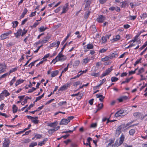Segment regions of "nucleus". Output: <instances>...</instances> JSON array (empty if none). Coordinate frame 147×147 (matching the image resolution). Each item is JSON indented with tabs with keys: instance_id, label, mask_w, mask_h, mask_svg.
I'll use <instances>...</instances> for the list:
<instances>
[{
	"instance_id": "1",
	"label": "nucleus",
	"mask_w": 147,
	"mask_h": 147,
	"mask_svg": "<svg viewBox=\"0 0 147 147\" xmlns=\"http://www.w3.org/2000/svg\"><path fill=\"white\" fill-rule=\"evenodd\" d=\"M67 59L66 56L62 55L61 52L59 53L57 56L52 61V62H53V61L56 60V61L54 63L55 64L57 62L59 61H63Z\"/></svg>"
},
{
	"instance_id": "2",
	"label": "nucleus",
	"mask_w": 147,
	"mask_h": 147,
	"mask_svg": "<svg viewBox=\"0 0 147 147\" xmlns=\"http://www.w3.org/2000/svg\"><path fill=\"white\" fill-rule=\"evenodd\" d=\"M112 67H110L108 68L107 69L105 72L103 73L101 76V78H102L104 76L106 75H108L112 71Z\"/></svg>"
},
{
	"instance_id": "3",
	"label": "nucleus",
	"mask_w": 147,
	"mask_h": 147,
	"mask_svg": "<svg viewBox=\"0 0 147 147\" xmlns=\"http://www.w3.org/2000/svg\"><path fill=\"white\" fill-rule=\"evenodd\" d=\"M105 17L103 15H100L98 16L96 19V21L99 23H102L105 20Z\"/></svg>"
},
{
	"instance_id": "4",
	"label": "nucleus",
	"mask_w": 147,
	"mask_h": 147,
	"mask_svg": "<svg viewBox=\"0 0 147 147\" xmlns=\"http://www.w3.org/2000/svg\"><path fill=\"white\" fill-rule=\"evenodd\" d=\"M10 141L8 138H5L3 143V147H9Z\"/></svg>"
},
{
	"instance_id": "5",
	"label": "nucleus",
	"mask_w": 147,
	"mask_h": 147,
	"mask_svg": "<svg viewBox=\"0 0 147 147\" xmlns=\"http://www.w3.org/2000/svg\"><path fill=\"white\" fill-rule=\"evenodd\" d=\"M118 113H119L120 115H122V116H124L127 115L128 112L126 109H121L118 111Z\"/></svg>"
},
{
	"instance_id": "6",
	"label": "nucleus",
	"mask_w": 147,
	"mask_h": 147,
	"mask_svg": "<svg viewBox=\"0 0 147 147\" xmlns=\"http://www.w3.org/2000/svg\"><path fill=\"white\" fill-rule=\"evenodd\" d=\"M68 3H66L63 7L62 11L61 14L65 13L68 10Z\"/></svg>"
},
{
	"instance_id": "7",
	"label": "nucleus",
	"mask_w": 147,
	"mask_h": 147,
	"mask_svg": "<svg viewBox=\"0 0 147 147\" xmlns=\"http://www.w3.org/2000/svg\"><path fill=\"white\" fill-rule=\"evenodd\" d=\"M60 43V42L58 41L57 42H54L53 43L51 44L49 46L50 47H57V48H58L59 47V45Z\"/></svg>"
},
{
	"instance_id": "8",
	"label": "nucleus",
	"mask_w": 147,
	"mask_h": 147,
	"mask_svg": "<svg viewBox=\"0 0 147 147\" xmlns=\"http://www.w3.org/2000/svg\"><path fill=\"white\" fill-rule=\"evenodd\" d=\"M68 123H69V121L67 119H63L61 120L59 123V125H67Z\"/></svg>"
},
{
	"instance_id": "9",
	"label": "nucleus",
	"mask_w": 147,
	"mask_h": 147,
	"mask_svg": "<svg viewBox=\"0 0 147 147\" xmlns=\"http://www.w3.org/2000/svg\"><path fill=\"white\" fill-rule=\"evenodd\" d=\"M94 47V46L92 44H88L87 45L86 47L85 48V50H84L85 52H86L88 51V49H93ZM84 48L85 49L84 47Z\"/></svg>"
},
{
	"instance_id": "10",
	"label": "nucleus",
	"mask_w": 147,
	"mask_h": 147,
	"mask_svg": "<svg viewBox=\"0 0 147 147\" xmlns=\"http://www.w3.org/2000/svg\"><path fill=\"white\" fill-rule=\"evenodd\" d=\"M125 138V136L123 134H122L121 137L120 138V140L119 141V144L117 146H120L123 143L124 141Z\"/></svg>"
},
{
	"instance_id": "11",
	"label": "nucleus",
	"mask_w": 147,
	"mask_h": 147,
	"mask_svg": "<svg viewBox=\"0 0 147 147\" xmlns=\"http://www.w3.org/2000/svg\"><path fill=\"white\" fill-rule=\"evenodd\" d=\"M22 31V30L21 29H20L18 30L16 33H14V35L16 38H18L21 35Z\"/></svg>"
},
{
	"instance_id": "12",
	"label": "nucleus",
	"mask_w": 147,
	"mask_h": 147,
	"mask_svg": "<svg viewBox=\"0 0 147 147\" xmlns=\"http://www.w3.org/2000/svg\"><path fill=\"white\" fill-rule=\"evenodd\" d=\"M57 125V123L56 121L53 123H48V126L52 127H55Z\"/></svg>"
},
{
	"instance_id": "13",
	"label": "nucleus",
	"mask_w": 147,
	"mask_h": 147,
	"mask_svg": "<svg viewBox=\"0 0 147 147\" xmlns=\"http://www.w3.org/2000/svg\"><path fill=\"white\" fill-rule=\"evenodd\" d=\"M59 73V71L58 70H55L52 71L51 73V77L52 78L55 77L57 76Z\"/></svg>"
},
{
	"instance_id": "14",
	"label": "nucleus",
	"mask_w": 147,
	"mask_h": 147,
	"mask_svg": "<svg viewBox=\"0 0 147 147\" xmlns=\"http://www.w3.org/2000/svg\"><path fill=\"white\" fill-rule=\"evenodd\" d=\"M68 86V84L67 85H64L61 87L59 89V91H63L67 89V88Z\"/></svg>"
},
{
	"instance_id": "15",
	"label": "nucleus",
	"mask_w": 147,
	"mask_h": 147,
	"mask_svg": "<svg viewBox=\"0 0 147 147\" xmlns=\"http://www.w3.org/2000/svg\"><path fill=\"white\" fill-rule=\"evenodd\" d=\"M28 12V10L26 8H25L22 15L20 16V19L24 17L25 15Z\"/></svg>"
},
{
	"instance_id": "16",
	"label": "nucleus",
	"mask_w": 147,
	"mask_h": 147,
	"mask_svg": "<svg viewBox=\"0 0 147 147\" xmlns=\"http://www.w3.org/2000/svg\"><path fill=\"white\" fill-rule=\"evenodd\" d=\"M31 125L30 124H29L28 126V128H26L24 129L23 131H21L18 132H17L16 133V134H21V133H23L24 132H25L28 129H29L30 127H31Z\"/></svg>"
},
{
	"instance_id": "17",
	"label": "nucleus",
	"mask_w": 147,
	"mask_h": 147,
	"mask_svg": "<svg viewBox=\"0 0 147 147\" xmlns=\"http://www.w3.org/2000/svg\"><path fill=\"white\" fill-rule=\"evenodd\" d=\"M134 115L137 118H139L141 115V113H140L136 112L134 113Z\"/></svg>"
},
{
	"instance_id": "18",
	"label": "nucleus",
	"mask_w": 147,
	"mask_h": 147,
	"mask_svg": "<svg viewBox=\"0 0 147 147\" xmlns=\"http://www.w3.org/2000/svg\"><path fill=\"white\" fill-rule=\"evenodd\" d=\"M24 80L22 79H19L17 80L16 83V86H17L21 83L23 82Z\"/></svg>"
},
{
	"instance_id": "19",
	"label": "nucleus",
	"mask_w": 147,
	"mask_h": 147,
	"mask_svg": "<svg viewBox=\"0 0 147 147\" xmlns=\"http://www.w3.org/2000/svg\"><path fill=\"white\" fill-rule=\"evenodd\" d=\"M6 34V33H4L0 36V39L2 40H3L7 38V36H8V35Z\"/></svg>"
},
{
	"instance_id": "20",
	"label": "nucleus",
	"mask_w": 147,
	"mask_h": 147,
	"mask_svg": "<svg viewBox=\"0 0 147 147\" xmlns=\"http://www.w3.org/2000/svg\"><path fill=\"white\" fill-rule=\"evenodd\" d=\"M13 113H16L18 109V107L16 106V105H13L12 107Z\"/></svg>"
},
{
	"instance_id": "21",
	"label": "nucleus",
	"mask_w": 147,
	"mask_h": 147,
	"mask_svg": "<svg viewBox=\"0 0 147 147\" xmlns=\"http://www.w3.org/2000/svg\"><path fill=\"white\" fill-rule=\"evenodd\" d=\"M121 7H125L127 4V1L123 2L120 3Z\"/></svg>"
},
{
	"instance_id": "22",
	"label": "nucleus",
	"mask_w": 147,
	"mask_h": 147,
	"mask_svg": "<svg viewBox=\"0 0 147 147\" xmlns=\"http://www.w3.org/2000/svg\"><path fill=\"white\" fill-rule=\"evenodd\" d=\"M12 24H13V28H15L17 26L18 22L17 21H16L13 22Z\"/></svg>"
},
{
	"instance_id": "23",
	"label": "nucleus",
	"mask_w": 147,
	"mask_h": 147,
	"mask_svg": "<svg viewBox=\"0 0 147 147\" xmlns=\"http://www.w3.org/2000/svg\"><path fill=\"white\" fill-rule=\"evenodd\" d=\"M47 138H45L42 142H39L38 144V145L40 146H42V145L44 144L45 143V142H46L47 141Z\"/></svg>"
},
{
	"instance_id": "24",
	"label": "nucleus",
	"mask_w": 147,
	"mask_h": 147,
	"mask_svg": "<svg viewBox=\"0 0 147 147\" xmlns=\"http://www.w3.org/2000/svg\"><path fill=\"white\" fill-rule=\"evenodd\" d=\"M2 94H5V97H7L10 95V94L6 90H4V91L2 92Z\"/></svg>"
},
{
	"instance_id": "25",
	"label": "nucleus",
	"mask_w": 147,
	"mask_h": 147,
	"mask_svg": "<svg viewBox=\"0 0 147 147\" xmlns=\"http://www.w3.org/2000/svg\"><path fill=\"white\" fill-rule=\"evenodd\" d=\"M71 34V33H69L68 34L65 38V39L61 42V44L62 45H63V44L64 43L66 42V40H67V38H69V36H70Z\"/></svg>"
},
{
	"instance_id": "26",
	"label": "nucleus",
	"mask_w": 147,
	"mask_h": 147,
	"mask_svg": "<svg viewBox=\"0 0 147 147\" xmlns=\"http://www.w3.org/2000/svg\"><path fill=\"white\" fill-rule=\"evenodd\" d=\"M103 105L102 103L99 104L97 107H98V110H100L103 107Z\"/></svg>"
},
{
	"instance_id": "27",
	"label": "nucleus",
	"mask_w": 147,
	"mask_h": 147,
	"mask_svg": "<svg viewBox=\"0 0 147 147\" xmlns=\"http://www.w3.org/2000/svg\"><path fill=\"white\" fill-rule=\"evenodd\" d=\"M16 80V78L15 77H14L13 78V79L11 80L10 83V86H11L13 85V84L14 83V82Z\"/></svg>"
},
{
	"instance_id": "28",
	"label": "nucleus",
	"mask_w": 147,
	"mask_h": 147,
	"mask_svg": "<svg viewBox=\"0 0 147 147\" xmlns=\"http://www.w3.org/2000/svg\"><path fill=\"white\" fill-rule=\"evenodd\" d=\"M118 78L115 77H112L111 79L112 82H115L118 80Z\"/></svg>"
},
{
	"instance_id": "29",
	"label": "nucleus",
	"mask_w": 147,
	"mask_h": 147,
	"mask_svg": "<svg viewBox=\"0 0 147 147\" xmlns=\"http://www.w3.org/2000/svg\"><path fill=\"white\" fill-rule=\"evenodd\" d=\"M144 68L143 67H142L139 69L138 71V73L137 74L139 75L140 74H141L144 72Z\"/></svg>"
},
{
	"instance_id": "30",
	"label": "nucleus",
	"mask_w": 147,
	"mask_h": 147,
	"mask_svg": "<svg viewBox=\"0 0 147 147\" xmlns=\"http://www.w3.org/2000/svg\"><path fill=\"white\" fill-rule=\"evenodd\" d=\"M39 60L38 59L36 60H35V61L32 62L30 63L28 65V67H29L30 65H31V68H32V67L33 66H34V64L35 62L38 61Z\"/></svg>"
},
{
	"instance_id": "31",
	"label": "nucleus",
	"mask_w": 147,
	"mask_h": 147,
	"mask_svg": "<svg viewBox=\"0 0 147 147\" xmlns=\"http://www.w3.org/2000/svg\"><path fill=\"white\" fill-rule=\"evenodd\" d=\"M80 61L79 60L76 61L73 64L74 66H77L80 63Z\"/></svg>"
},
{
	"instance_id": "32",
	"label": "nucleus",
	"mask_w": 147,
	"mask_h": 147,
	"mask_svg": "<svg viewBox=\"0 0 147 147\" xmlns=\"http://www.w3.org/2000/svg\"><path fill=\"white\" fill-rule=\"evenodd\" d=\"M135 129H131L129 131V133L131 135H133L135 133Z\"/></svg>"
},
{
	"instance_id": "33",
	"label": "nucleus",
	"mask_w": 147,
	"mask_h": 147,
	"mask_svg": "<svg viewBox=\"0 0 147 147\" xmlns=\"http://www.w3.org/2000/svg\"><path fill=\"white\" fill-rule=\"evenodd\" d=\"M37 145V144L36 142L32 143L29 145V147H34L35 146H36Z\"/></svg>"
},
{
	"instance_id": "34",
	"label": "nucleus",
	"mask_w": 147,
	"mask_h": 147,
	"mask_svg": "<svg viewBox=\"0 0 147 147\" xmlns=\"http://www.w3.org/2000/svg\"><path fill=\"white\" fill-rule=\"evenodd\" d=\"M102 40L103 43H105L107 41V38H106V37L104 36H102Z\"/></svg>"
},
{
	"instance_id": "35",
	"label": "nucleus",
	"mask_w": 147,
	"mask_h": 147,
	"mask_svg": "<svg viewBox=\"0 0 147 147\" xmlns=\"http://www.w3.org/2000/svg\"><path fill=\"white\" fill-rule=\"evenodd\" d=\"M100 74V73L99 72L98 73H92L91 75L95 77H98Z\"/></svg>"
},
{
	"instance_id": "36",
	"label": "nucleus",
	"mask_w": 147,
	"mask_h": 147,
	"mask_svg": "<svg viewBox=\"0 0 147 147\" xmlns=\"http://www.w3.org/2000/svg\"><path fill=\"white\" fill-rule=\"evenodd\" d=\"M142 60V58H141L140 59L137 61L134 64V66H136L140 62H141V61Z\"/></svg>"
},
{
	"instance_id": "37",
	"label": "nucleus",
	"mask_w": 147,
	"mask_h": 147,
	"mask_svg": "<svg viewBox=\"0 0 147 147\" xmlns=\"http://www.w3.org/2000/svg\"><path fill=\"white\" fill-rule=\"evenodd\" d=\"M121 131H119L116 130V133L115 134V136L116 137H117L121 133Z\"/></svg>"
},
{
	"instance_id": "38",
	"label": "nucleus",
	"mask_w": 147,
	"mask_h": 147,
	"mask_svg": "<svg viewBox=\"0 0 147 147\" xmlns=\"http://www.w3.org/2000/svg\"><path fill=\"white\" fill-rule=\"evenodd\" d=\"M82 84V83H80V81H78L76 82L74 84V86H77L78 85H81Z\"/></svg>"
},
{
	"instance_id": "39",
	"label": "nucleus",
	"mask_w": 147,
	"mask_h": 147,
	"mask_svg": "<svg viewBox=\"0 0 147 147\" xmlns=\"http://www.w3.org/2000/svg\"><path fill=\"white\" fill-rule=\"evenodd\" d=\"M97 125V124L96 123H93L91 125L90 127L91 128H95L96 127Z\"/></svg>"
},
{
	"instance_id": "40",
	"label": "nucleus",
	"mask_w": 147,
	"mask_h": 147,
	"mask_svg": "<svg viewBox=\"0 0 147 147\" xmlns=\"http://www.w3.org/2000/svg\"><path fill=\"white\" fill-rule=\"evenodd\" d=\"M1 67V68L3 69L4 70H5V69L6 65L4 63H3L0 66Z\"/></svg>"
},
{
	"instance_id": "41",
	"label": "nucleus",
	"mask_w": 147,
	"mask_h": 147,
	"mask_svg": "<svg viewBox=\"0 0 147 147\" xmlns=\"http://www.w3.org/2000/svg\"><path fill=\"white\" fill-rule=\"evenodd\" d=\"M8 74L7 73L2 75L0 77V79L2 78H4L6 76H8Z\"/></svg>"
},
{
	"instance_id": "42",
	"label": "nucleus",
	"mask_w": 147,
	"mask_h": 147,
	"mask_svg": "<svg viewBox=\"0 0 147 147\" xmlns=\"http://www.w3.org/2000/svg\"><path fill=\"white\" fill-rule=\"evenodd\" d=\"M32 121L35 124H37L39 122V120L34 119V120H32Z\"/></svg>"
},
{
	"instance_id": "43",
	"label": "nucleus",
	"mask_w": 147,
	"mask_h": 147,
	"mask_svg": "<svg viewBox=\"0 0 147 147\" xmlns=\"http://www.w3.org/2000/svg\"><path fill=\"white\" fill-rule=\"evenodd\" d=\"M36 90V88H35L34 87H32V88L29 90L28 91V93H31L32 92L34 91L35 90Z\"/></svg>"
},
{
	"instance_id": "44",
	"label": "nucleus",
	"mask_w": 147,
	"mask_h": 147,
	"mask_svg": "<svg viewBox=\"0 0 147 147\" xmlns=\"http://www.w3.org/2000/svg\"><path fill=\"white\" fill-rule=\"evenodd\" d=\"M136 18V16H130L129 17V18L130 20H134Z\"/></svg>"
},
{
	"instance_id": "45",
	"label": "nucleus",
	"mask_w": 147,
	"mask_h": 147,
	"mask_svg": "<svg viewBox=\"0 0 147 147\" xmlns=\"http://www.w3.org/2000/svg\"><path fill=\"white\" fill-rule=\"evenodd\" d=\"M74 118V117L73 116H71L69 117H68L67 118V119L69 121V122H70V120H72Z\"/></svg>"
},
{
	"instance_id": "46",
	"label": "nucleus",
	"mask_w": 147,
	"mask_h": 147,
	"mask_svg": "<svg viewBox=\"0 0 147 147\" xmlns=\"http://www.w3.org/2000/svg\"><path fill=\"white\" fill-rule=\"evenodd\" d=\"M39 23L37 22H35L33 25V26H31V27L32 28H35L38 25Z\"/></svg>"
},
{
	"instance_id": "47",
	"label": "nucleus",
	"mask_w": 147,
	"mask_h": 147,
	"mask_svg": "<svg viewBox=\"0 0 147 147\" xmlns=\"http://www.w3.org/2000/svg\"><path fill=\"white\" fill-rule=\"evenodd\" d=\"M24 31L22 32L21 34V36H23L27 32L28 30H26L25 29L23 30Z\"/></svg>"
},
{
	"instance_id": "48",
	"label": "nucleus",
	"mask_w": 147,
	"mask_h": 147,
	"mask_svg": "<svg viewBox=\"0 0 147 147\" xmlns=\"http://www.w3.org/2000/svg\"><path fill=\"white\" fill-rule=\"evenodd\" d=\"M107 50V49H102L99 51V52L102 53L105 52Z\"/></svg>"
},
{
	"instance_id": "49",
	"label": "nucleus",
	"mask_w": 147,
	"mask_h": 147,
	"mask_svg": "<svg viewBox=\"0 0 147 147\" xmlns=\"http://www.w3.org/2000/svg\"><path fill=\"white\" fill-rule=\"evenodd\" d=\"M40 31V32H42L45 30V29H44V26H41L39 28Z\"/></svg>"
},
{
	"instance_id": "50",
	"label": "nucleus",
	"mask_w": 147,
	"mask_h": 147,
	"mask_svg": "<svg viewBox=\"0 0 147 147\" xmlns=\"http://www.w3.org/2000/svg\"><path fill=\"white\" fill-rule=\"evenodd\" d=\"M28 20V18H26L24 19L23 20L22 22L21 25H24L25 23Z\"/></svg>"
},
{
	"instance_id": "51",
	"label": "nucleus",
	"mask_w": 147,
	"mask_h": 147,
	"mask_svg": "<svg viewBox=\"0 0 147 147\" xmlns=\"http://www.w3.org/2000/svg\"><path fill=\"white\" fill-rule=\"evenodd\" d=\"M140 17L141 18L144 19L147 17V14L146 13H143L142 16H140Z\"/></svg>"
},
{
	"instance_id": "52",
	"label": "nucleus",
	"mask_w": 147,
	"mask_h": 147,
	"mask_svg": "<svg viewBox=\"0 0 147 147\" xmlns=\"http://www.w3.org/2000/svg\"><path fill=\"white\" fill-rule=\"evenodd\" d=\"M55 100L54 99H51L50 100H49L45 104L46 105H48L49 104H50L51 102H52L54 100Z\"/></svg>"
},
{
	"instance_id": "53",
	"label": "nucleus",
	"mask_w": 147,
	"mask_h": 147,
	"mask_svg": "<svg viewBox=\"0 0 147 147\" xmlns=\"http://www.w3.org/2000/svg\"><path fill=\"white\" fill-rule=\"evenodd\" d=\"M51 37V36L49 35L48 34L45 37V39H46L49 40L50 39V38Z\"/></svg>"
},
{
	"instance_id": "54",
	"label": "nucleus",
	"mask_w": 147,
	"mask_h": 147,
	"mask_svg": "<svg viewBox=\"0 0 147 147\" xmlns=\"http://www.w3.org/2000/svg\"><path fill=\"white\" fill-rule=\"evenodd\" d=\"M137 40L138 38L135 36L134 37V39L132 40H131L129 42H134Z\"/></svg>"
},
{
	"instance_id": "55",
	"label": "nucleus",
	"mask_w": 147,
	"mask_h": 147,
	"mask_svg": "<svg viewBox=\"0 0 147 147\" xmlns=\"http://www.w3.org/2000/svg\"><path fill=\"white\" fill-rule=\"evenodd\" d=\"M31 98H30L28 96H26L24 99V100L25 102L27 103V102L28 99H31Z\"/></svg>"
},
{
	"instance_id": "56",
	"label": "nucleus",
	"mask_w": 147,
	"mask_h": 147,
	"mask_svg": "<svg viewBox=\"0 0 147 147\" xmlns=\"http://www.w3.org/2000/svg\"><path fill=\"white\" fill-rule=\"evenodd\" d=\"M94 100V99H92L89 100L88 102L91 105H92L93 104Z\"/></svg>"
},
{
	"instance_id": "57",
	"label": "nucleus",
	"mask_w": 147,
	"mask_h": 147,
	"mask_svg": "<svg viewBox=\"0 0 147 147\" xmlns=\"http://www.w3.org/2000/svg\"><path fill=\"white\" fill-rule=\"evenodd\" d=\"M66 101H63L61 102H60L58 103V105L60 106H62L64 104H66Z\"/></svg>"
},
{
	"instance_id": "58",
	"label": "nucleus",
	"mask_w": 147,
	"mask_h": 147,
	"mask_svg": "<svg viewBox=\"0 0 147 147\" xmlns=\"http://www.w3.org/2000/svg\"><path fill=\"white\" fill-rule=\"evenodd\" d=\"M122 128V125H121L119 126L117 129V130L119 131H121V130Z\"/></svg>"
},
{
	"instance_id": "59",
	"label": "nucleus",
	"mask_w": 147,
	"mask_h": 147,
	"mask_svg": "<svg viewBox=\"0 0 147 147\" xmlns=\"http://www.w3.org/2000/svg\"><path fill=\"white\" fill-rule=\"evenodd\" d=\"M129 82V80H128V78H126V80L125 81H123L121 82V84H122L125 83H128Z\"/></svg>"
},
{
	"instance_id": "60",
	"label": "nucleus",
	"mask_w": 147,
	"mask_h": 147,
	"mask_svg": "<svg viewBox=\"0 0 147 147\" xmlns=\"http://www.w3.org/2000/svg\"><path fill=\"white\" fill-rule=\"evenodd\" d=\"M107 1V0H99V2L101 4H103Z\"/></svg>"
},
{
	"instance_id": "61",
	"label": "nucleus",
	"mask_w": 147,
	"mask_h": 147,
	"mask_svg": "<svg viewBox=\"0 0 147 147\" xmlns=\"http://www.w3.org/2000/svg\"><path fill=\"white\" fill-rule=\"evenodd\" d=\"M36 11H35L34 12H32L31 13V14L30 15V17H32L33 16H35L36 15Z\"/></svg>"
},
{
	"instance_id": "62",
	"label": "nucleus",
	"mask_w": 147,
	"mask_h": 147,
	"mask_svg": "<svg viewBox=\"0 0 147 147\" xmlns=\"http://www.w3.org/2000/svg\"><path fill=\"white\" fill-rule=\"evenodd\" d=\"M29 142V140L25 139L23 140V141L22 142L23 143H28Z\"/></svg>"
},
{
	"instance_id": "63",
	"label": "nucleus",
	"mask_w": 147,
	"mask_h": 147,
	"mask_svg": "<svg viewBox=\"0 0 147 147\" xmlns=\"http://www.w3.org/2000/svg\"><path fill=\"white\" fill-rule=\"evenodd\" d=\"M61 8V7H59L57 8L55 10V12L56 13H57L60 10V9Z\"/></svg>"
},
{
	"instance_id": "64",
	"label": "nucleus",
	"mask_w": 147,
	"mask_h": 147,
	"mask_svg": "<svg viewBox=\"0 0 147 147\" xmlns=\"http://www.w3.org/2000/svg\"><path fill=\"white\" fill-rule=\"evenodd\" d=\"M36 137L37 139H39L42 138V136L40 134H37L36 135Z\"/></svg>"
}]
</instances>
